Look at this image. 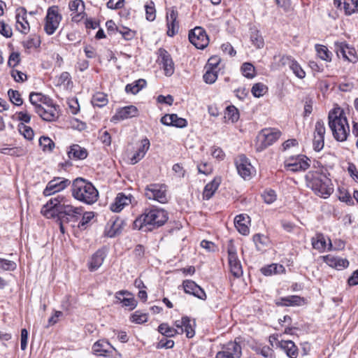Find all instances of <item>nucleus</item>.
Masks as SVG:
<instances>
[{
    "instance_id": "6e6552de",
    "label": "nucleus",
    "mask_w": 358,
    "mask_h": 358,
    "mask_svg": "<svg viewBox=\"0 0 358 358\" xmlns=\"http://www.w3.org/2000/svg\"><path fill=\"white\" fill-rule=\"evenodd\" d=\"M145 196L148 199H152L161 203H166L168 201L165 185L152 183L147 185L145 188Z\"/></svg>"
},
{
    "instance_id": "f3484780",
    "label": "nucleus",
    "mask_w": 358,
    "mask_h": 358,
    "mask_svg": "<svg viewBox=\"0 0 358 358\" xmlns=\"http://www.w3.org/2000/svg\"><path fill=\"white\" fill-rule=\"evenodd\" d=\"M59 106L52 104V106H48V108H44L42 106H36L35 112L46 122H53L57 120L58 118L57 108Z\"/></svg>"
},
{
    "instance_id": "5fc2aeb1",
    "label": "nucleus",
    "mask_w": 358,
    "mask_h": 358,
    "mask_svg": "<svg viewBox=\"0 0 358 358\" xmlns=\"http://www.w3.org/2000/svg\"><path fill=\"white\" fill-rule=\"evenodd\" d=\"M147 313H141L140 310L135 311L130 317V320L136 324H143L148 321Z\"/></svg>"
},
{
    "instance_id": "f704fd0d",
    "label": "nucleus",
    "mask_w": 358,
    "mask_h": 358,
    "mask_svg": "<svg viewBox=\"0 0 358 358\" xmlns=\"http://www.w3.org/2000/svg\"><path fill=\"white\" fill-rule=\"evenodd\" d=\"M147 85L145 79L140 78L132 83L127 84L125 87V92L132 94H136L140 90L144 88Z\"/></svg>"
},
{
    "instance_id": "ddd939ff",
    "label": "nucleus",
    "mask_w": 358,
    "mask_h": 358,
    "mask_svg": "<svg viewBox=\"0 0 358 358\" xmlns=\"http://www.w3.org/2000/svg\"><path fill=\"white\" fill-rule=\"evenodd\" d=\"M124 220L117 216L112 217L107 222L104 234L109 238H113L119 235L122 230Z\"/></svg>"
},
{
    "instance_id": "0eeeda50",
    "label": "nucleus",
    "mask_w": 358,
    "mask_h": 358,
    "mask_svg": "<svg viewBox=\"0 0 358 358\" xmlns=\"http://www.w3.org/2000/svg\"><path fill=\"white\" fill-rule=\"evenodd\" d=\"M310 159L303 155L290 156L285 162V168L292 172L305 171L310 166Z\"/></svg>"
},
{
    "instance_id": "2eb2a0df",
    "label": "nucleus",
    "mask_w": 358,
    "mask_h": 358,
    "mask_svg": "<svg viewBox=\"0 0 358 358\" xmlns=\"http://www.w3.org/2000/svg\"><path fill=\"white\" fill-rule=\"evenodd\" d=\"M182 286L186 294L193 295L203 301L206 300L207 296L205 291L194 281L185 280L182 282Z\"/></svg>"
},
{
    "instance_id": "72a5a7b5",
    "label": "nucleus",
    "mask_w": 358,
    "mask_h": 358,
    "mask_svg": "<svg viewBox=\"0 0 358 358\" xmlns=\"http://www.w3.org/2000/svg\"><path fill=\"white\" fill-rule=\"evenodd\" d=\"M150 141L145 138L141 142V145L138 148L136 152L131 158V163L132 164H136L138 161L143 159L150 148Z\"/></svg>"
},
{
    "instance_id": "473e14b6",
    "label": "nucleus",
    "mask_w": 358,
    "mask_h": 358,
    "mask_svg": "<svg viewBox=\"0 0 358 358\" xmlns=\"http://www.w3.org/2000/svg\"><path fill=\"white\" fill-rule=\"evenodd\" d=\"M220 182L221 178L220 177H215L211 182L206 184L203 192V199L206 200L210 199L218 189Z\"/></svg>"
},
{
    "instance_id": "393cba45",
    "label": "nucleus",
    "mask_w": 358,
    "mask_h": 358,
    "mask_svg": "<svg viewBox=\"0 0 358 358\" xmlns=\"http://www.w3.org/2000/svg\"><path fill=\"white\" fill-rule=\"evenodd\" d=\"M178 16V13L176 10L173 9L169 15H166V21H167V35L169 36L173 37L174 36L178 31L179 25L177 22V18Z\"/></svg>"
},
{
    "instance_id": "7ed1b4c3",
    "label": "nucleus",
    "mask_w": 358,
    "mask_h": 358,
    "mask_svg": "<svg viewBox=\"0 0 358 358\" xmlns=\"http://www.w3.org/2000/svg\"><path fill=\"white\" fill-rule=\"evenodd\" d=\"M168 213L162 208L152 207L146 208L133 223V229L152 231L164 225L168 220Z\"/></svg>"
},
{
    "instance_id": "20e7f679",
    "label": "nucleus",
    "mask_w": 358,
    "mask_h": 358,
    "mask_svg": "<svg viewBox=\"0 0 358 358\" xmlns=\"http://www.w3.org/2000/svg\"><path fill=\"white\" fill-rule=\"evenodd\" d=\"M329 127L334 138L339 142H344L350 135V127L345 113L340 107L333 108L328 115Z\"/></svg>"
},
{
    "instance_id": "f257e3e1",
    "label": "nucleus",
    "mask_w": 358,
    "mask_h": 358,
    "mask_svg": "<svg viewBox=\"0 0 358 358\" xmlns=\"http://www.w3.org/2000/svg\"><path fill=\"white\" fill-rule=\"evenodd\" d=\"M41 213L47 218H57L62 222H76L83 213V208L73 207L62 195L51 198L41 208Z\"/></svg>"
},
{
    "instance_id": "680f3d73",
    "label": "nucleus",
    "mask_w": 358,
    "mask_h": 358,
    "mask_svg": "<svg viewBox=\"0 0 358 358\" xmlns=\"http://www.w3.org/2000/svg\"><path fill=\"white\" fill-rule=\"evenodd\" d=\"M0 268L3 271H14L16 268V264L13 261L0 258Z\"/></svg>"
},
{
    "instance_id": "774afa93",
    "label": "nucleus",
    "mask_w": 358,
    "mask_h": 358,
    "mask_svg": "<svg viewBox=\"0 0 358 358\" xmlns=\"http://www.w3.org/2000/svg\"><path fill=\"white\" fill-rule=\"evenodd\" d=\"M0 34L6 38H10L13 35L12 29L4 22H0Z\"/></svg>"
},
{
    "instance_id": "9d476101",
    "label": "nucleus",
    "mask_w": 358,
    "mask_h": 358,
    "mask_svg": "<svg viewBox=\"0 0 358 358\" xmlns=\"http://www.w3.org/2000/svg\"><path fill=\"white\" fill-rule=\"evenodd\" d=\"M70 185V180L62 177H55L48 182L43 194L45 196H51L57 192L64 190Z\"/></svg>"
},
{
    "instance_id": "0e129e2a",
    "label": "nucleus",
    "mask_w": 358,
    "mask_h": 358,
    "mask_svg": "<svg viewBox=\"0 0 358 358\" xmlns=\"http://www.w3.org/2000/svg\"><path fill=\"white\" fill-rule=\"evenodd\" d=\"M313 100L310 96H306L304 101V111H303V117L309 116L313 111Z\"/></svg>"
},
{
    "instance_id": "37998d69",
    "label": "nucleus",
    "mask_w": 358,
    "mask_h": 358,
    "mask_svg": "<svg viewBox=\"0 0 358 358\" xmlns=\"http://www.w3.org/2000/svg\"><path fill=\"white\" fill-rule=\"evenodd\" d=\"M241 71L243 76L252 79L255 76V68L249 62H245L241 65Z\"/></svg>"
},
{
    "instance_id": "a878e982",
    "label": "nucleus",
    "mask_w": 358,
    "mask_h": 358,
    "mask_svg": "<svg viewBox=\"0 0 358 358\" xmlns=\"http://www.w3.org/2000/svg\"><path fill=\"white\" fill-rule=\"evenodd\" d=\"M283 64H288L293 73L299 78H303L306 73L300 64L292 56H283L282 57Z\"/></svg>"
},
{
    "instance_id": "603ef678",
    "label": "nucleus",
    "mask_w": 358,
    "mask_h": 358,
    "mask_svg": "<svg viewBox=\"0 0 358 358\" xmlns=\"http://www.w3.org/2000/svg\"><path fill=\"white\" fill-rule=\"evenodd\" d=\"M268 88L264 84L257 83L253 85L251 92L255 97L259 98L266 92Z\"/></svg>"
},
{
    "instance_id": "c85d7f7f",
    "label": "nucleus",
    "mask_w": 358,
    "mask_h": 358,
    "mask_svg": "<svg viewBox=\"0 0 358 358\" xmlns=\"http://www.w3.org/2000/svg\"><path fill=\"white\" fill-rule=\"evenodd\" d=\"M67 155L71 159L82 160L87 157L88 152L85 148H82L78 144H73L70 146Z\"/></svg>"
},
{
    "instance_id": "6ab92c4d",
    "label": "nucleus",
    "mask_w": 358,
    "mask_h": 358,
    "mask_svg": "<svg viewBox=\"0 0 358 358\" xmlns=\"http://www.w3.org/2000/svg\"><path fill=\"white\" fill-rule=\"evenodd\" d=\"M159 57L161 59V63L166 76H171L173 74L175 71L174 63L169 52L164 49L159 48L158 50Z\"/></svg>"
},
{
    "instance_id": "6e6d98bb",
    "label": "nucleus",
    "mask_w": 358,
    "mask_h": 358,
    "mask_svg": "<svg viewBox=\"0 0 358 358\" xmlns=\"http://www.w3.org/2000/svg\"><path fill=\"white\" fill-rule=\"evenodd\" d=\"M146 19L149 21H154L156 17V10L155 3L150 1V3L145 6Z\"/></svg>"
},
{
    "instance_id": "a19ab883",
    "label": "nucleus",
    "mask_w": 358,
    "mask_h": 358,
    "mask_svg": "<svg viewBox=\"0 0 358 358\" xmlns=\"http://www.w3.org/2000/svg\"><path fill=\"white\" fill-rule=\"evenodd\" d=\"M157 331L166 337H174L179 334L177 329L169 327L167 323H162L159 324Z\"/></svg>"
},
{
    "instance_id": "9b49d317",
    "label": "nucleus",
    "mask_w": 358,
    "mask_h": 358,
    "mask_svg": "<svg viewBox=\"0 0 358 358\" xmlns=\"http://www.w3.org/2000/svg\"><path fill=\"white\" fill-rule=\"evenodd\" d=\"M62 20V15L59 14L57 10L54 7L48 9L45 17V23L44 30L48 35H52L57 29Z\"/></svg>"
},
{
    "instance_id": "c03bdc74",
    "label": "nucleus",
    "mask_w": 358,
    "mask_h": 358,
    "mask_svg": "<svg viewBox=\"0 0 358 358\" xmlns=\"http://www.w3.org/2000/svg\"><path fill=\"white\" fill-rule=\"evenodd\" d=\"M83 216L78 224V227L81 230H85L88 226L90 222L94 218V213L92 211L85 212L82 213Z\"/></svg>"
},
{
    "instance_id": "bb28decb",
    "label": "nucleus",
    "mask_w": 358,
    "mask_h": 358,
    "mask_svg": "<svg viewBox=\"0 0 358 358\" xmlns=\"http://www.w3.org/2000/svg\"><path fill=\"white\" fill-rule=\"evenodd\" d=\"M277 346L282 350L289 358H296L299 355V349L292 341H280Z\"/></svg>"
},
{
    "instance_id": "412c9836",
    "label": "nucleus",
    "mask_w": 358,
    "mask_h": 358,
    "mask_svg": "<svg viewBox=\"0 0 358 358\" xmlns=\"http://www.w3.org/2000/svg\"><path fill=\"white\" fill-rule=\"evenodd\" d=\"M106 249L103 247L98 249L88 262V268L91 272L96 271L103 263L106 257Z\"/></svg>"
},
{
    "instance_id": "c9c22d12",
    "label": "nucleus",
    "mask_w": 358,
    "mask_h": 358,
    "mask_svg": "<svg viewBox=\"0 0 358 358\" xmlns=\"http://www.w3.org/2000/svg\"><path fill=\"white\" fill-rule=\"evenodd\" d=\"M313 248L320 252H324L327 248V242L324 236L322 233H317L311 238Z\"/></svg>"
},
{
    "instance_id": "4d7b16f0",
    "label": "nucleus",
    "mask_w": 358,
    "mask_h": 358,
    "mask_svg": "<svg viewBox=\"0 0 358 358\" xmlns=\"http://www.w3.org/2000/svg\"><path fill=\"white\" fill-rule=\"evenodd\" d=\"M262 196L264 202L267 204H271L273 203L277 198L275 192L271 189L264 190L263 194H262Z\"/></svg>"
},
{
    "instance_id": "e433bc0d",
    "label": "nucleus",
    "mask_w": 358,
    "mask_h": 358,
    "mask_svg": "<svg viewBox=\"0 0 358 358\" xmlns=\"http://www.w3.org/2000/svg\"><path fill=\"white\" fill-rule=\"evenodd\" d=\"M285 268L282 265L272 264L261 268V273L266 276L273 274L280 273L285 271Z\"/></svg>"
},
{
    "instance_id": "f03ea898",
    "label": "nucleus",
    "mask_w": 358,
    "mask_h": 358,
    "mask_svg": "<svg viewBox=\"0 0 358 358\" xmlns=\"http://www.w3.org/2000/svg\"><path fill=\"white\" fill-rule=\"evenodd\" d=\"M313 168L305 176L306 186L317 196L328 198L334 192L331 180L327 176L328 170L318 161L314 162Z\"/></svg>"
},
{
    "instance_id": "4be33fe9",
    "label": "nucleus",
    "mask_w": 358,
    "mask_h": 358,
    "mask_svg": "<svg viewBox=\"0 0 358 358\" xmlns=\"http://www.w3.org/2000/svg\"><path fill=\"white\" fill-rule=\"evenodd\" d=\"M160 122L162 124L169 127H175L177 128H185L187 126V121L186 119L180 117L177 114H166L162 116Z\"/></svg>"
},
{
    "instance_id": "c756f323",
    "label": "nucleus",
    "mask_w": 358,
    "mask_h": 358,
    "mask_svg": "<svg viewBox=\"0 0 358 358\" xmlns=\"http://www.w3.org/2000/svg\"><path fill=\"white\" fill-rule=\"evenodd\" d=\"M29 101L36 108V106H41V103H43L48 106H52L54 103L51 98L43 94L41 92H31L29 94Z\"/></svg>"
},
{
    "instance_id": "4c0bfd02",
    "label": "nucleus",
    "mask_w": 358,
    "mask_h": 358,
    "mask_svg": "<svg viewBox=\"0 0 358 358\" xmlns=\"http://www.w3.org/2000/svg\"><path fill=\"white\" fill-rule=\"evenodd\" d=\"M282 301H285V306H300L305 304V299L297 295H290L282 297Z\"/></svg>"
},
{
    "instance_id": "7c9ffc66",
    "label": "nucleus",
    "mask_w": 358,
    "mask_h": 358,
    "mask_svg": "<svg viewBox=\"0 0 358 358\" xmlns=\"http://www.w3.org/2000/svg\"><path fill=\"white\" fill-rule=\"evenodd\" d=\"M224 350L222 352L227 354L229 357L233 358H240L242 355V350L241 345L236 341H230L223 347Z\"/></svg>"
},
{
    "instance_id": "69168bd1",
    "label": "nucleus",
    "mask_w": 358,
    "mask_h": 358,
    "mask_svg": "<svg viewBox=\"0 0 358 358\" xmlns=\"http://www.w3.org/2000/svg\"><path fill=\"white\" fill-rule=\"evenodd\" d=\"M197 170L199 173L208 176L213 172V167L210 164L207 162H203L197 164Z\"/></svg>"
},
{
    "instance_id": "e2e57ef3",
    "label": "nucleus",
    "mask_w": 358,
    "mask_h": 358,
    "mask_svg": "<svg viewBox=\"0 0 358 358\" xmlns=\"http://www.w3.org/2000/svg\"><path fill=\"white\" fill-rule=\"evenodd\" d=\"M20 61L21 59L20 53L17 52H13L8 57V66L14 68L20 64Z\"/></svg>"
},
{
    "instance_id": "09e8293b",
    "label": "nucleus",
    "mask_w": 358,
    "mask_h": 358,
    "mask_svg": "<svg viewBox=\"0 0 358 358\" xmlns=\"http://www.w3.org/2000/svg\"><path fill=\"white\" fill-rule=\"evenodd\" d=\"M206 72L203 76V81L207 84H213L217 79V71L213 70L212 67L205 69Z\"/></svg>"
},
{
    "instance_id": "de8ad7c7",
    "label": "nucleus",
    "mask_w": 358,
    "mask_h": 358,
    "mask_svg": "<svg viewBox=\"0 0 358 358\" xmlns=\"http://www.w3.org/2000/svg\"><path fill=\"white\" fill-rule=\"evenodd\" d=\"M250 40L252 43L257 48H262L264 45V38L258 30L252 31Z\"/></svg>"
},
{
    "instance_id": "39448f33",
    "label": "nucleus",
    "mask_w": 358,
    "mask_h": 358,
    "mask_svg": "<svg viewBox=\"0 0 358 358\" xmlns=\"http://www.w3.org/2000/svg\"><path fill=\"white\" fill-rule=\"evenodd\" d=\"M72 196L80 202L87 205L94 203L99 198V192L92 182L77 178L73 181L71 186Z\"/></svg>"
},
{
    "instance_id": "1a4fd4ad",
    "label": "nucleus",
    "mask_w": 358,
    "mask_h": 358,
    "mask_svg": "<svg viewBox=\"0 0 358 358\" xmlns=\"http://www.w3.org/2000/svg\"><path fill=\"white\" fill-rule=\"evenodd\" d=\"M188 38L189 42L197 49L203 50L209 43V38L206 32L201 27H196L189 31Z\"/></svg>"
},
{
    "instance_id": "58836bf2",
    "label": "nucleus",
    "mask_w": 358,
    "mask_h": 358,
    "mask_svg": "<svg viewBox=\"0 0 358 358\" xmlns=\"http://www.w3.org/2000/svg\"><path fill=\"white\" fill-rule=\"evenodd\" d=\"M108 102V96L103 92H96L92 99V103L94 106L102 108L105 106Z\"/></svg>"
},
{
    "instance_id": "49530a36",
    "label": "nucleus",
    "mask_w": 358,
    "mask_h": 358,
    "mask_svg": "<svg viewBox=\"0 0 358 358\" xmlns=\"http://www.w3.org/2000/svg\"><path fill=\"white\" fill-rule=\"evenodd\" d=\"M39 145L44 152H52L55 145L52 139L48 136H44L39 138Z\"/></svg>"
},
{
    "instance_id": "a211bd4d",
    "label": "nucleus",
    "mask_w": 358,
    "mask_h": 358,
    "mask_svg": "<svg viewBox=\"0 0 358 358\" xmlns=\"http://www.w3.org/2000/svg\"><path fill=\"white\" fill-rule=\"evenodd\" d=\"M117 302L122 303V306L127 308L129 310H134L138 304L133 294L127 290H120L115 293Z\"/></svg>"
},
{
    "instance_id": "052dcab7",
    "label": "nucleus",
    "mask_w": 358,
    "mask_h": 358,
    "mask_svg": "<svg viewBox=\"0 0 358 358\" xmlns=\"http://www.w3.org/2000/svg\"><path fill=\"white\" fill-rule=\"evenodd\" d=\"M326 129L324 123L322 120H318L315 126L314 136L317 137H324Z\"/></svg>"
},
{
    "instance_id": "4468645a",
    "label": "nucleus",
    "mask_w": 358,
    "mask_h": 358,
    "mask_svg": "<svg viewBox=\"0 0 358 358\" xmlns=\"http://www.w3.org/2000/svg\"><path fill=\"white\" fill-rule=\"evenodd\" d=\"M235 164L238 174L243 179L245 180L251 177L253 166L251 165L249 159L245 155H239L235 162Z\"/></svg>"
},
{
    "instance_id": "423d86ee",
    "label": "nucleus",
    "mask_w": 358,
    "mask_h": 358,
    "mask_svg": "<svg viewBox=\"0 0 358 358\" xmlns=\"http://www.w3.org/2000/svg\"><path fill=\"white\" fill-rule=\"evenodd\" d=\"M281 132L274 128H265L260 131L256 138L255 147L257 152H262L271 145L280 136Z\"/></svg>"
},
{
    "instance_id": "bf43d9fd",
    "label": "nucleus",
    "mask_w": 358,
    "mask_h": 358,
    "mask_svg": "<svg viewBox=\"0 0 358 358\" xmlns=\"http://www.w3.org/2000/svg\"><path fill=\"white\" fill-rule=\"evenodd\" d=\"M22 45L27 49L37 48L41 45V40L39 37L29 38L27 41H23Z\"/></svg>"
},
{
    "instance_id": "ea45409f",
    "label": "nucleus",
    "mask_w": 358,
    "mask_h": 358,
    "mask_svg": "<svg viewBox=\"0 0 358 358\" xmlns=\"http://www.w3.org/2000/svg\"><path fill=\"white\" fill-rule=\"evenodd\" d=\"M317 56L322 60L326 62H331L332 53L328 48L323 45L316 44L315 46Z\"/></svg>"
},
{
    "instance_id": "2f4dec72",
    "label": "nucleus",
    "mask_w": 358,
    "mask_h": 358,
    "mask_svg": "<svg viewBox=\"0 0 358 358\" xmlns=\"http://www.w3.org/2000/svg\"><path fill=\"white\" fill-rule=\"evenodd\" d=\"M324 261L329 266L338 270L348 268L349 266V262L347 259L335 257L331 255H327L324 257Z\"/></svg>"
},
{
    "instance_id": "79ce46f5",
    "label": "nucleus",
    "mask_w": 358,
    "mask_h": 358,
    "mask_svg": "<svg viewBox=\"0 0 358 358\" xmlns=\"http://www.w3.org/2000/svg\"><path fill=\"white\" fill-rule=\"evenodd\" d=\"M343 9L347 15L357 13L358 11V0H344Z\"/></svg>"
},
{
    "instance_id": "13d9d810",
    "label": "nucleus",
    "mask_w": 358,
    "mask_h": 358,
    "mask_svg": "<svg viewBox=\"0 0 358 358\" xmlns=\"http://www.w3.org/2000/svg\"><path fill=\"white\" fill-rule=\"evenodd\" d=\"M69 7L73 13L85 10V4L82 0L71 1L69 3Z\"/></svg>"
},
{
    "instance_id": "5701e85b",
    "label": "nucleus",
    "mask_w": 358,
    "mask_h": 358,
    "mask_svg": "<svg viewBox=\"0 0 358 358\" xmlns=\"http://www.w3.org/2000/svg\"><path fill=\"white\" fill-rule=\"evenodd\" d=\"M92 350L96 355L103 357H110L113 351H116L115 348L104 339L97 341L93 345Z\"/></svg>"
},
{
    "instance_id": "864d4df0",
    "label": "nucleus",
    "mask_w": 358,
    "mask_h": 358,
    "mask_svg": "<svg viewBox=\"0 0 358 358\" xmlns=\"http://www.w3.org/2000/svg\"><path fill=\"white\" fill-rule=\"evenodd\" d=\"M8 95L10 101L17 106H20L23 103V99L21 97L20 93L17 90L10 89L8 91Z\"/></svg>"
},
{
    "instance_id": "a18cd8bd",
    "label": "nucleus",
    "mask_w": 358,
    "mask_h": 358,
    "mask_svg": "<svg viewBox=\"0 0 358 358\" xmlns=\"http://www.w3.org/2000/svg\"><path fill=\"white\" fill-rule=\"evenodd\" d=\"M183 332L185 333L188 338H192L195 335V331L191 323L190 318L188 316H183Z\"/></svg>"
},
{
    "instance_id": "dca6fc26",
    "label": "nucleus",
    "mask_w": 358,
    "mask_h": 358,
    "mask_svg": "<svg viewBox=\"0 0 358 358\" xmlns=\"http://www.w3.org/2000/svg\"><path fill=\"white\" fill-rule=\"evenodd\" d=\"M334 45L338 57L342 56L344 59L350 62H354V59H356L355 50L345 42H335Z\"/></svg>"
},
{
    "instance_id": "b1692460",
    "label": "nucleus",
    "mask_w": 358,
    "mask_h": 358,
    "mask_svg": "<svg viewBox=\"0 0 358 358\" xmlns=\"http://www.w3.org/2000/svg\"><path fill=\"white\" fill-rule=\"evenodd\" d=\"M134 197L131 194L126 195L123 192H120L117 194L115 201L110 205V210L113 212L121 211L124 206L131 203Z\"/></svg>"
},
{
    "instance_id": "3c124183",
    "label": "nucleus",
    "mask_w": 358,
    "mask_h": 358,
    "mask_svg": "<svg viewBox=\"0 0 358 358\" xmlns=\"http://www.w3.org/2000/svg\"><path fill=\"white\" fill-rule=\"evenodd\" d=\"M18 130L21 134L24 136V137L31 141L33 139L34 136V130L31 129V127L25 125V124L20 122L18 124Z\"/></svg>"
},
{
    "instance_id": "f8f14e48",
    "label": "nucleus",
    "mask_w": 358,
    "mask_h": 358,
    "mask_svg": "<svg viewBox=\"0 0 358 358\" xmlns=\"http://www.w3.org/2000/svg\"><path fill=\"white\" fill-rule=\"evenodd\" d=\"M228 259L232 275L239 278L243 275V269L241 262L238 259L236 249L233 245L228 247Z\"/></svg>"
},
{
    "instance_id": "8fccbe9b",
    "label": "nucleus",
    "mask_w": 358,
    "mask_h": 358,
    "mask_svg": "<svg viewBox=\"0 0 358 358\" xmlns=\"http://www.w3.org/2000/svg\"><path fill=\"white\" fill-rule=\"evenodd\" d=\"M238 110L234 106H229L226 108L225 117L232 122H236L239 119Z\"/></svg>"
},
{
    "instance_id": "aec40b11",
    "label": "nucleus",
    "mask_w": 358,
    "mask_h": 358,
    "mask_svg": "<svg viewBox=\"0 0 358 358\" xmlns=\"http://www.w3.org/2000/svg\"><path fill=\"white\" fill-rule=\"evenodd\" d=\"M138 108L133 105L127 106L120 108H118L115 114L112 117V122H117L120 120H124L125 119L131 118L138 116Z\"/></svg>"
},
{
    "instance_id": "cd10ccee",
    "label": "nucleus",
    "mask_w": 358,
    "mask_h": 358,
    "mask_svg": "<svg viewBox=\"0 0 358 358\" xmlns=\"http://www.w3.org/2000/svg\"><path fill=\"white\" fill-rule=\"evenodd\" d=\"M248 223H250V217L244 214L236 215L234 219L236 228L240 234L244 236L248 235L250 232V229L248 226Z\"/></svg>"
},
{
    "instance_id": "338daca9",
    "label": "nucleus",
    "mask_w": 358,
    "mask_h": 358,
    "mask_svg": "<svg viewBox=\"0 0 358 358\" xmlns=\"http://www.w3.org/2000/svg\"><path fill=\"white\" fill-rule=\"evenodd\" d=\"M252 239L258 250H261L260 245H265L267 241V237L260 234H255Z\"/></svg>"
}]
</instances>
